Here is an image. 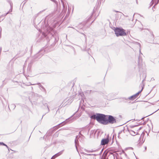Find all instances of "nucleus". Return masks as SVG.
Instances as JSON below:
<instances>
[{"mask_svg": "<svg viewBox=\"0 0 159 159\" xmlns=\"http://www.w3.org/2000/svg\"><path fill=\"white\" fill-rule=\"evenodd\" d=\"M115 32L117 36H125L126 34L125 30L122 29L116 28L115 30Z\"/></svg>", "mask_w": 159, "mask_h": 159, "instance_id": "f257e3e1", "label": "nucleus"}, {"mask_svg": "<svg viewBox=\"0 0 159 159\" xmlns=\"http://www.w3.org/2000/svg\"><path fill=\"white\" fill-rule=\"evenodd\" d=\"M141 91H142V90H141L138 93H136L135 94L131 96L129 98V99L131 100H133L135 99L136 98H137L138 97L139 93L141 92Z\"/></svg>", "mask_w": 159, "mask_h": 159, "instance_id": "423d86ee", "label": "nucleus"}, {"mask_svg": "<svg viewBox=\"0 0 159 159\" xmlns=\"http://www.w3.org/2000/svg\"><path fill=\"white\" fill-rule=\"evenodd\" d=\"M145 149H146V147H145Z\"/></svg>", "mask_w": 159, "mask_h": 159, "instance_id": "4468645a", "label": "nucleus"}, {"mask_svg": "<svg viewBox=\"0 0 159 159\" xmlns=\"http://www.w3.org/2000/svg\"><path fill=\"white\" fill-rule=\"evenodd\" d=\"M107 159H117L116 154L109 153L108 155Z\"/></svg>", "mask_w": 159, "mask_h": 159, "instance_id": "20e7f679", "label": "nucleus"}, {"mask_svg": "<svg viewBox=\"0 0 159 159\" xmlns=\"http://www.w3.org/2000/svg\"><path fill=\"white\" fill-rule=\"evenodd\" d=\"M108 121L111 124H114L116 122V119L111 116H109Z\"/></svg>", "mask_w": 159, "mask_h": 159, "instance_id": "7ed1b4c3", "label": "nucleus"}, {"mask_svg": "<svg viewBox=\"0 0 159 159\" xmlns=\"http://www.w3.org/2000/svg\"><path fill=\"white\" fill-rule=\"evenodd\" d=\"M108 136H107V139H103L101 140V144L102 145H105L107 144L109 141V140L108 138Z\"/></svg>", "mask_w": 159, "mask_h": 159, "instance_id": "39448f33", "label": "nucleus"}, {"mask_svg": "<svg viewBox=\"0 0 159 159\" xmlns=\"http://www.w3.org/2000/svg\"><path fill=\"white\" fill-rule=\"evenodd\" d=\"M106 116L102 114L97 115V120L99 122L104 124L106 120Z\"/></svg>", "mask_w": 159, "mask_h": 159, "instance_id": "f03ea898", "label": "nucleus"}, {"mask_svg": "<svg viewBox=\"0 0 159 159\" xmlns=\"http://www.w3.org/2000/svg\"><path fill=\"white\" fill-rule=\"evenodd\" d=\"M75 144H76V141L75 139Z\"/></svg>", "mask_w": 159, "mask_h": 159, "instance_id": "f8f14e48", "label": "nucleus"}, {"mask_svg": "<svg viewBox=\"0 0 159 159\" xmlns=\"http://www.w3.org/2000/svg\"><path fill=\"white\" fill-rule=\"evenodd\" d=\"M1 48H0V51L1 52Z\"/></svg>", "mask_w": 159, "mask_h": 159, "instance_id": "ddd939ff", "label": "nucleus"}, {"mask_svg": "<svg viewBox=\"0 0 159 159\" xmlns=\"http://www.w3.org/2000/svg\"><path fill=\"white\" fill-rule=\"evenodd\" d=\"M0 145H4L5 146H6L7 148H8V146L6 144H4V143H3L2 142L1 143Z\"/></svg>", "mask_w": 159, "mask_h": 159, "instance_id": "9d476101", "label": "nucleus"}, {"mask_svg": "<svg viewBox=\"0 0 159 159\" xmlns=\"http://www.w3.org/2000/svg\"><path fill=\"white\" fill-rule=\"evenodd\" d=\"M91 118L93 119H96L97 120V115H94L91 116Z\"/></svg>", "mask_w": 159, "mask_h": 159, "instance_id": "1a4fd4ad", "label": "nucleus"}, {"mask_svg": "<svg viewBox=\"0 0 159 159\" xmlns=\"http://www.w3.org/2000/svg\"><path fill=\"white\" fill-rule=\"evenodd\" d=\"M62 153V152H60L57 154H56L54 155L52 157V158L51 159H54L57 157L59 156L60 155H61Z\"/></svg>", "mask_w": 159, "mask_h": 159, "instance_id": "6e6552de", "label": "nucleus"}, {"mask_svg": "<svg viewBox=\"0 0 159 159\" xmlns=\"http://www.w3.org/2000/svg\"><path fill=\"white\" fill-rule=\"evenodd\" d=\"M129 131L130 134L133 136L137 134V132H135L132 130H129Z\"/></svg>", "mask_w": 159, "mask_h": 159, "instance_id": "0eeeda50", "label": "nucleus"}, {"mask_svg": "<svg viewBox=\"0 0 159 159\" xmlns=\"http://www.w3.org/2000/svg\"><path fill=\"white\" fill-rule=\"evenodd\" d=\"M129 149H131L132 150L133 148H129Z\"/></svg>", "mask_w": 159, "mask_h": 159, "instance_id": "9b49d317", "label": "nucleus"}]
</instances>
